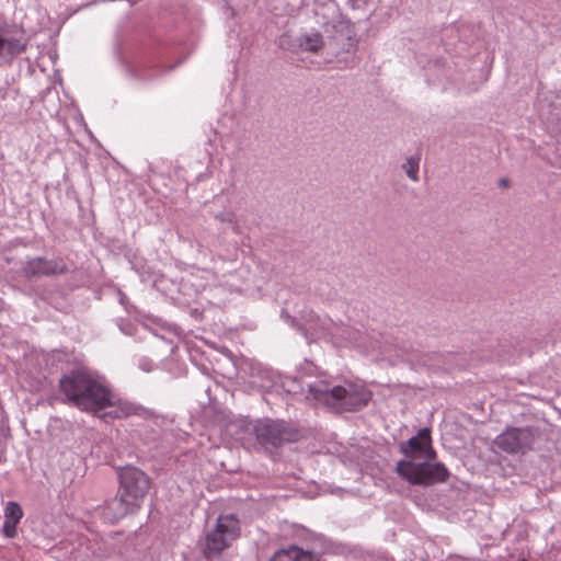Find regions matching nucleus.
<instances>
[{"instance_id":"obj_5","label":"nucleus","mask_w":561,"mask_h":561,"mask_svg":"<svg viewBox=\"0 0 561 561\" xmlns=\"http://www.w3.org/2000/svg\"><path fill=\"white\" fill-rule=\"evenodd\" d=\"M118 477V493L140 508L150 489L149 477L134 466L121 468Z\"/></svg>"},{"instance_id":"obj_14","label":"nucleus","mask_w":561,"mask_h":561,"mask_svg":"<svg viewBox=\"0 0 561 561\" xmlns=\"http://www.w3.org/2000/svg\"><path fill=\"white\" fill-rule=\"evenodd\" d=\"M311 554L297 546L280 549L274 553L270 561H311Z\"/></svg>"},{"instance_id":"obj_7","label":"nucleus","mask_w":561,"mask_h":561,"mask_svg":"<svg viewBox=\"0 0 561 561\" xmlns=\"http://www.w3.org/2000/svg\"><path fill=\"white\" fill-rule=\"evenodd\" d=\"M535 434L530 428H510L500 434L494 444L503 451L515 454L531 448Z\"/></svg>"},{"instance_id":"obj_4","label":"nucleus","mask_w":561,"mask_h":561,"mask_svg":"<svg viewBox=\"0 0 561 561\" xmlns=\"http://www.w3.org/2000/svg\"><path fill=\"white\" fill-rule=\"evenodd\" d=\"M299 45L309 53H318L327 47L329 51L339 56L342 51L352 53L356 47V39L347 24L342 21L327 23L324 33L310 32L300 36Z\"/></svg>"},{"instance_id":"obj_9","label":"nucleus","mask_w":561,"mask_h":561,"mask_svg":"<svg viewBox=\"0 0 561 561\" xmlns=\"http://www.w3.org/2000/svg\"><path fill=\"white\" fill-rule=\"evenodd\" d=\"M253 433L260 444L273 447L279 446L287 439L284 423L268 419L256 421L253 426Z\"/></svg>"},{"instance_id":"obj_18","label":"nucleus","mask_w":561,"mask_h":561,"mask_svg":"<svg viewBox=\"0 0 561 561\" xmlns=\"http://www.w3.org/2000/svg\"><path fill=\"white\" fill-rule=\"evenodd\" d=\"M139 367H140L142 370H145V371L149 373V371H151V370H152V363H151V362H149V360H147V359H141V360H140V363H139Z\"/></svg>"},{"instance_id":"obj_12","label":"nucleus","mask_w":561,"mask_h":561,"mask_svg":"<svg viewBox=\"0 0 561 561\" xmlns=\"http://www.w3.org/2000/svg\"><path fill=\"white\" fill-rule=\"evenodd\" d=\"M250 370L252 378L251 382L253 383V386L262 390H270L275 387L276 375L272 369L261 364H252L250 366Z\"/></svg>"},{"instance_id":"obj_11","label":"nucleus","mask_w":561,"mask_h":561,"mask_svg":"<svg viewBox=\"0 0 561 561\" xmlns=\"http://www.w3.org/2000/svg\"><path fill=\"white\" fill-rule=\"evenodd\" d=\"M138 510L136 505L117 492L115 497L106 501L104 505L100 507V514L105 522L115 524L128 514L136 513Z\"/></svg>"},{"instance_id":"obj_21","label":"nucleus","mask_w":561,"mask_h":561,"mask_svg":"<svg viewBox=\"0 0 561 561\" xmlns=\"http://www.w3.org/2000/svg\"><path fill=\"white\" fill-rule=\"evenodd\" d=\"M291 323H293L294 325H296V323H295V318H291Z\"/></svg>"},{"instance_id":"obj_6","label":"nucleus","mask_w":561,"mask_h":561,"mask_svg":"<svg viewBox=\"0 0 561 561\" xmlns=\"http://www.w3.org/2000/svg\"><path fill=\"white\" fill-rule=\"evenodd\" d=\"M239 534V520L231 514L220 515L215 528L206 536V553L219 554L238 538Z\"/></svg>"},{"instance_id":"obj_19","label":"nucleus","mask_w":561,"mask_h":561,"mask_svg":"<svg viewBox=\"0 0 561 561\" xmlns=\"http://www.w3.org/2000/svg\"><path fill=\"white\" fill-rule=\"evenodd\" d=\"M500 184H501L502 186H507V185H508V180H506V179H501Z\"/></svg>"},{"instance_id":"obj_20","label":"nucleus","mask_w":561,"mask_h":561,"mask_svg":"<svg viewBox=\"0 0 561 561\" xmlns=\"http://www.w3.org/2000/svg\"><path fill=\"white\" fill-rule=\"evenodd\" d=\"M304 334H305V336H306L307 339H313V335H310V336H309L307 332H304Z\"/></svg>"},{"instance_id":"obj_16","label":"nucleus","mask_w":561,"mask_h":561,"mask_svg":"<svg viewBox=\"0 0 561 561\" xmlns=\"http://www.w3.org/2000/svg\"><path fill=\"white\" fill-rule=\"evenodd\" d=\"M214 218L220 222L228 224L234 233L241 232L240 222L237 215L232 210H221L214 214Z\"/></svg>"},{"instance_id":"obj_17","label":"nucleus","mask_w":561,"mask_h":561,"mask_svg":"<svg viewBox=\"0 0 561 561\" xmlns=\"http://www.w3.org/2000/svg\"><path fill=\"white\" fill-rule=\"evenodd\" d=\"M419 164H420V158L419 157H409L403 163L402 169L404 170L405 174L410 180L413 182L419 181Z\"/></svg>"},{"instance_id":"obj_2","label":"nucleus","mask_w":561,"mask_h":561,"mask_svg":"<svg viewBox=\"0 0 561 561\" xmlns=\"http://www.w3.org/2000/svg\"><path fill=\"white\" fill-rule=\"evenodd\" d=\"M405 459L397 462L398 474L413 485L445 482L449 472L440 462H431L436 453L432 447L431 430L423 427L415 436L400 444Z\"/></svg>"},{"instance_id":"obj_1","label":"nucleus","mask_w":561,"mask_h":561,"mask_svg":"<svg viewBox=\"0 0 561 561\" xmlns=\"http://www.w3.org/2000/svg\"><path fill=\"white\" fill-rule=\"evenodd\" d=\"M60 389L69 401L83 411L98 412L111 408L108 414L115 419L145 415L147 410L135 403L117 400L110 390L82 370L72 371L60 380Z\"/></svg>"},{"instance_id":"obj_8","label":"nucleus","mask_w":561,"mask_h":561,"mask_svg":"<svg viewBox=\"0 0 561 561\" xmlns=\"http://www.w3.org/2000/svg\"><path fill=\"white\" fill-rule=\"evenodd\" d=\"M27 39L24 33L12 31L0 25V60L11 62L16 56L24 53Z\"/></svg>"},{"instance_id":"obj_10","label":"nucleus","mask_w":561,"mask_h":561,"mask_svg":"<svg viewBox=\"0 0 561 561\" xmlns=\"http://www.w3.org/2000/svg\"><path fill=\"white\" fill-rule=\"evenodd\" d=\"M68 271L69 270L66 264L56 260H47L45 257L31 259L22 268L23 275L26 278L60 275Z\"/></svg>"},{"instance_id":"obj_13","label":"nucleus","mask_w":561,"mask_h":561,"mask_svg":"<svg viewBox=\"0 0 561 561\" xmlns=\"http://www.w3.org/2000/svg\"><path fill=\"white\" fill-rule=\"evenodd\" d=\"M23 517V511L16 502H8L4 507V522L2 531L5 537L13 538L16 535V526Z\"/></svg>"},{"instance_id":"obj_3","label":"nucleus","mask_w":561,"mask_h":561,"mask_svg":"<svg viewBox=\"0 0 561 561\" xmlns=\"http://www.w3.org/2000/svg\"><path fill=\"white\" fill-rule=\"evenodd\" d=\"M308 390L317 401L334 410H357L367 405L371 398L368 390L353 382L335 386L329 380H319L309 383Z\"/></svg>"},{"instance_id":"obj_15","label":"nucleus","mask_w":561,"mask_h":561,"mask_svg":"<svg viewBox=\"0 0 561 561\" xmlns=\"http://www.w3.org/2000/svg\"><path fill=\"white\" fill-rule=\"evenodd\" d=\"M117 325L126 335H136L140 329H146V324L140 321V318H121Z\"/></svg>"}]
</instances>
